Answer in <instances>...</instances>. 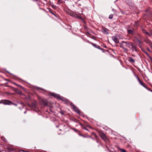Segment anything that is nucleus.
<instances>
[{"label": "nucleus", "mask_w": 152, "mask_h": 152, "mask_svg": "<svg viewBox=\"0 0 152 152\" xmlns=\"http://www.w3.org/2000/svg\"><path fill=\"white\" fill-rule=\"evenodd\" d=\"M7 149L10 151H13L14 150V149L12 147H9L7 148Z\"/></svg>", "instance_id": "14"}, {"label": "nucleus", "mask_w": 152, "mask_h": 152, "mask_svg": "<svg viewBox=\"0 0 152 152\" xmlns=\"http://www.w3.org/2000/svg\"><path fill=\"white\" fill-rule=\"evenodd\" d=\"M104 48H107L106 46V45H105V46H104Z\"/></svg>", "instance_id": "26"}, {"label": "nucleus", "mask_w": 152, "mask_h": 152, "mask_svg": "<svg viewBox=\"0 0 152 152\" xmlns=\"http://www.w3.org/2000/svg\"><path fill=\"white\" fill-rule=\"evenodd\" d=\"M151 60L152 61V58H150Z\"/></svg>", "instance_id": "27"}, {"label": "nucleus", "mask_w": 152, "mask_h": 152, "mask_svg": "<svg viewBox=\"0 0 152 152\" xmlns=\"http://www.w3.org/2000/svg\"><path fill=\"white\" fill-rule=\"evenodd\" d=\"M132 47L130 48V49H131L133 51H136L137 50L136 49V47L135 45H134L133 44H132Z\"/></svg>", "instance_id": "8"}, {"label": "nucleus", "mask_w": 152, "mask_h": 152, "mask_svg": "<svg viewBox=\"0 0 152 152\" xmlns=\"http://www.w3.org/2000/svg\"><path fill=\"white\" fill-rule=\"evenodd\" d=\"M24 113H26V111H25V112H24Z\"/></svg>", "instance_id": "29"}, {"label": "nucleus", "mask_w": 152, "mask_h": 152, "mask_svg": "<svg viewBox=\"0 0 152 152\" xmlns=\"http://www.w3.org/2000/svg\"><path fill=\"white\" fill-rule=\"evenodd\" d=\"M52 95L54 97H55L56 98L58 99H59L61 100H63L62 99V97H61L59 95L54 93L52 94Z\"/></svg>", "instance_id": "5"}, {"label": "nucleus", "mask_w": 152, "mask_h": 152, "mask_svg": "<svg viewBox=\"0 0 152 152\" xmlns=\"http://www.w3.org/2000/svg\"><path fill=\"white\" fill-rule=\"evenodd\" d=\"M32 106L33 107H34V108H36V103H32Z\"/></svg>", "instance_id": "16"}, {"label": "nucleus", "mask_w": 152, "mask_h": 152, "mask_svg": "<svg viewBox=\"0 0 152 152\" xmlns=\"http://www.w3.org/2000/svg\"><path fill=\"white\" fill-rule=\"evenodd\" d=\"M1 138H2V139L4 141L6 142V140H5L6 139H5V138H4L2 137H1Z\"/></svg>", "instance_id": "21"}, {"label": "nucleus", "mask_w": 152, "mask_h": 152, "mask_svg": "<svg viewBox=\"0 0 152 152\" xmlns=\"http://www.w3.org/2000/svg\"><path fill=\"white\" fill-rule=\"evenodd\" d=\"M120 150L121 152H126V151L124 149H121Z\"/></svg>", "instance_id": "19"}, {"label": "nucleus", "mask_w": 152, "mask_h": 152, "mask_svg": "<svg viewBox=\"0 0 152 152\" xmlns=\"http://www.w3.org/2000/svg\"><path fill=\"white\" fill-rule=\"evenodd\" d=\"M76 111V112H77L78 113H79V111L78 110H77V111L75 110Z\"/></svg>", "instance_id": "23"}, {"label": "nucleus", "mask_w": 152, "mask_h": 152, "mask_svg": "<svg viewBox=\"0 0 152 152\" xmlns=\"http://www.w3.org/2000/svg\"><path fill=\"white\" fill-rule=\"evenodd\" d=\"M138 79L139 81V83H140V84L141 85H142V86H143V87H145V86H144L145 84H144V83L143 82H141L138 78Z\"/></svg>", "instance_id": "13"}, {"label": "nucleus", "mask_w": 152, "mask_h": 152, "mask_svg": "<svg viewBox=\"0 0 152 152\" xmlns=\"http://www.w3.org/2000/svg\"><path fill=\"white\" fill-rule=\"evenodd\" d=\"M122 43L123 44V46L129 47L130 49V48L132 47V43L130 42L122 41Z\"/></svg>", "instance_id": "1"}, {"label": "nucleus", "mask_w": 152, "mask_h": 152, "mask_svg": "<svg viewBox=\"0 0 152 152\" xmlns=\"http://www.w3.org/2000/svg\"><path fill=\"white\" fill-rule=\"evenodd\" d=\"M112 39L116 43H118L119 42L118 39L114 36L112 37Z\"/></svg>", "instance_id": "7"}, {"label": "nucleus", "mask_w": 152, "mask_h": 152, "mask_svg": "<svg viewBox=\"0 0 152 152\" xmlns=\"http://www.w3.org/2000/svg\"><path fill=\"white\" fill-rule=\"evenodd\" d=\"M108 30L107 29H103L102 31V33L103 34H108Z\"/></svg>", "instance_id": "11"}, {"label": "nucleus", "mask_w": 152, "mask_h": 152, "mask_svg": "<svg viewBox=\"0 0 152 152\" xmlns=\"http://www.w3.org/2000/svg\"><path fill=\"white\" fill-rule=\"evenodd\" d=\"M137 41L139 44H141L142 42L140 40L137 39Z\"/></svg>", "instance_id": "20"}, {"label": "nucleus", "mask_w": 152, "mask_h": 152, "mask_svg": "<svg viewBox=\"0 0 152 152\" xmlns=\"http://www.w3.org/2000/svg\"><path fill=\"white\" fill-rule=\"evenodd\" d=\"M130 61L133 63H134V60L132 58H130V59H129Z\"/></svg>", "instance_id": "15"}, {"label": "nucleus", "mask_w": 152, "mask_h": 152, "mask_svg": "<svg viewBox=\"0 0 152 152\" xmlns=\"http://www.w3.org/2000/svg\"><path fill=\"white\" fill-rule=\"evenodd\" d=\"M11 102L7 100H2L0 101V104L3 103L4 104H10Z\"/></svg>", "instance_id": "4"}, {"label": "nucleus", "mask_w": 152, "mask_h": 152, "mask_svg": "<svg viewBox=\"0 0 152 152\" xmlns=\"http://www.w3.org/2000/svg\"><path fill=\"white\" fill-rule=\"evenodd\" d=\"M67 13L72 16L73 17H75V13H73V12L71 11L68 12Z\"/></svg>", "instance_id": "10"}, {"label": "nucleus", "mask_w": 152, "mask_h": 152, "mask_svg": "<svg viewBox=\"0 0 152 152\" xmlns=\"http://www.w3.org/2000/svg\"><path fill=\"white\" fill-rule=\"evenodd\" d=\"M148 50L149 51H150V50H149V49H148Z\"/></svg>", "instance_id": "30"}, {"label": "nucleus", "mask_w": 152, "mask_h": 152, "mask_svg": "<svg viewBox=\"0 0 152 152\" xmlns=\"http://www.w3.org/2000/svg\"><path fill=\"white\" fill-rule=\"evenodd\" d=\"M127 31L129 34L131 35H134L135 34V30L134 28H129L127 29Z\"/></svg>", "instance_id": "2"}, {"label": "nucleus", "mask_w": 152, "mask_h": 152, "mask_svg": "<svg viewBox=\"0 0 152 152\" xmlns=\"http://www.w3.org/2000/svg\"><path fill=\"white\" fill-rule=\"evenodd\" d=\"M51 13L52 14H53V15H54V14H53V13L52 12H51Z\"/></svg>", "instance_id": "28"}, {"label": "nucleus", "mask_w": 152, "mask_h": 152, "mask_svg": "<svg viewBox=\"0 0 152 152\" xmlns=\"http://www.w3.org/2000/svg\"><path fill=\"white\" fill-rule=\"evenodd\" d=\"M20 152H26V151H21Z\"/></svg>", "instance_id": "24"}, {"label": "nucleus", "mask_w": 152, "mask_h": 152, "mask_svg": "<svg viewBox=\"0 0 152 152\" xmlns=\"http://www.w3.org/2000/svg\"><path fill=\"white\" fill-rule=\"evenodd\" d=\"M100 136L102 139L103 140H105L107 138L105 135L104 134H102L100 135Z\"/></svg>", "instance_id": "12"}, {"label": "nucleus", "mask_w": 152, "mask_h": 152, "mask_svg": "<svg viewBox=\"0 0 152 152\" xmlns=\"http://www.w3.org/2000/svg\"><path fill=\"white\" fill-rule=\"evenodd\" d=\"M38 98L40 101H41L42 103L45 105H47V101L46 99L42 98L40 97H38Z\"/></svg>", "instance_id": "3"}, {"label": "nucleus", "mask_w": 152, "mask_h": 152, "mask_svg": "<svg viewBox=\"0 0 152 152\" xmlns=\"http://www.w3.org/2000/svg\"><path fill=\"white\" fill-rule=\"evenodd\" d=\"M142 31L143 33L146 34L148 36H151L152 35V33H149L144 29H142Z\"/></svg>", "instance_id": "6"}, {"label": "nucleus", "mask_w": 152, "mask_h": 152, "mask_svg": "<svg viewBox=\"0 0 152 152\" xmlns=\"http://www.w3.org/2000/svg\"><path fill=\"white\" fill-rule=\"evenodd\" d=\"M138 46H139V47L140 48H141V47H142V45H141V44H139V45H138Z\"/></svg>", "instance_id": "22"}, {"label": "nucleus", "mask_w": 152, "mask_h": 152, "mask_svg": "<svg viewBox=\"0 0 152 152\" xmlns=\"http://www.w3.org/2000/svg\"><path fill=\"white\" fill-rule=\"evenodd\" d=\"M86 129V130H87V129H86H86Z\"/></svg>", "instance_id": "31"}, {"label": "nucleus", "mask_w": 152, "mask_h": 152, "mask_svg": "<svg viewBox=\"0 0 152 152\" xmlns=\"http://www.w3.org/2000/svg\"><path fill=\"white\" fill-rule=\"evenodd\" d=\"M145 53H146V54H147V56H148V53H146V52H145Z\"/></svg>", "instance_id": "25"}, {"label": "nucleus", "mask_w": 152, "mask_h": 152, "mask_svg": "<svg viewBox=\"0 0 152 152\" xmlns=\"http://www.w3.org/2000/svg\"><path fill=\"white\" fill-rule=\"evenodd\" d=\"M92 45L94 46V47L97 48H98L99 49H100L102 50L103 49L101 48L99 46L97 45L96 44L92 43Z\"/></svg>", "instance_id": "9"}, {"label": "nucleus", "mask_w": 152, "mask_h": 152, "mask_svg": "<svg viewBox=\"0 0 152 152\" xmlns=\"http://www.w3.org/2000/svg\"><path fill=\"white\" fill-rule=\"evenodd\" d=\"M120 46H121V47H122V48H123V49L125 51H127V49L126 48H125L123 46H122L121 45H120Z\"/></svg>", "instance_id": "18"}, {"label": "nucleus", "mask_w": 152, "mask_h": 152, "mask_svg": "<svg viewBox=\"0 0 152 152\" xmlns=\"http://www.w3.org/2000/svg\"><path fill=\"white\" fill-rule=\"evenodd\" d=\"M113 18V15L112 14H111L109 15V18L110 19H111Z\"/></svg>", "instance_id": "17"}]
</instances>
